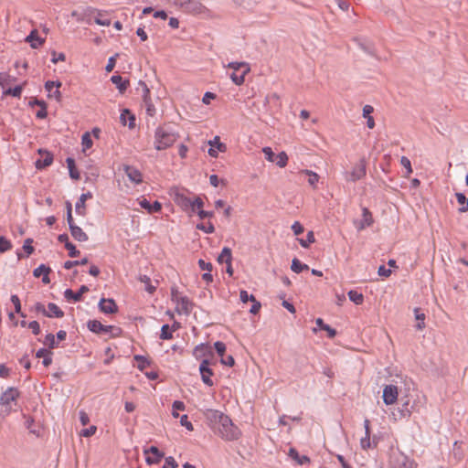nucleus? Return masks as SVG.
Instances as JSON below:
<instances>
[{
    "instance_id": "nucleus-1",
    "label": "nucleus",
    "mask_w": 468,
    "mask_h": 468,
    "mask_svg": "<svg viewBox=\"0 0 468 468\" xmlns=\"http://www.w3.org/2000/svg\"><path fill=\"white\" fill-rule=\"evenodd\" d=\"M180 137L179 133L170 124L158 126L154 131V146L157 151L171 147Z\"/></svg>"
},
{
    "instance_id": "nucleus-2",
    "label": "nucleus",
    "mask_w": 468,
    "mask_h": 468,
    "mask_svg": "<svg viewBox=\"0 0 468 468\" xmlns=\"http://www.w3.org/2000/svg\"><path fill=\"white\" fill-rule=\"evenodd\" d=\"M218 434L226 441H236L241 436L240 430L232 422L231 419L226 415V420L220 421L216 428Z\"/></svg>"
},
{
    "instance_id": "nucleus-3",
    "label": "nucleus",
    "mask_w": 468,
    "mask_h": 468,
    "mask_svg": "<svg viewBox=\"0 0 468 468\" xmlns=\"http://www.w3.org/2000/svg\"><path fill=\"white\" fill-rule=\"evenodd\" d=\"M391 468H417V464L399 450L392 451L389 456Z\"/></svg>"
},
{
    "instance_id": "nucleus-4",
    "label": "nucleus",
    "mask_w": 468,
    "mask_h": 468,
    "mask_svg": "<svg viewBox=\"0 0 468 468\" xmlns=\"http://www.w3.org/2000/svg\"><path fill=\"white\" fill-rule=\"evenodd\" d=\"M212 365H216V361H212L209 358L202 359L199 365V373L201 376V379L208 387H212L214 382L211 377L214 375L213 369L210 367Z\"/></svg>"
},
{
    "instance_id": "nucleus-5",
    "label": "nucleus",
    "mask_w": 468,
    "mask_h": 468,
    "mask_svg": "<svg viewBox=\"0 0 468 468\" xmlns=\"http://www.w3.org/2000/svg\"><path fill=\"white\" fill-rule=\"evenodd\" d=\"M367 174V161L363 157L359 162L353 167L351 172H346L345 178L347 182H356Z\"/></svg>"
},
{
    "instance_id": "nucleus-6",
    "label": "nucleus",
    "mask_w": 468,
    "mask_h": 468,
    "mask_svg": "<svg viewBox=\"0 0 468 468\" xmlns=\"http://www.w3.org/2000/svg\"><path fill=\"white\" fill-rule=\"evenodd\" d=\"M193 356L196 359L202 361L204 358L212 359L215 355L209 343H201L195 346Z\"/></svg>"
},
{
    "instance_id": "nucleus-7",
    "label": "nucleus",
    "mask_w": 468,
    "mask_h": 468,
    "mask_svg": "<svg viewBox=\"0 0 468 468\" xmlns=\"http://www.w3.org/2000/svg\"><path fill=\"white\" fill-rule=\"evenodd\" d=\"M144 453L147 455L145 458V462L149 465L159 463L165 456V453L161 452L156 446L154 445L150 446L147 449H144Z\"/></svg>"
},
{
    "instance_id": "nucleus-8",
    "label": "nucleus",
    "mask_w": 468,
    "mask_h": 468,
    "mask_svg": "<svg viewBox=\"0 0 468 468\" xmlns=\"http://www.w3.org/2000/svg\"><path fill=\"white\" fill-rule=\"evenodd\" d=\"M62 83L59 80H48L45 82V90L48 92V97L49 99L54 98L57 101H61V92L59 88Z\"/></svg>"
},
{
    "instance_id": "nucleus-9",
    "label": "nucleus",
    "mask_w": 468,
    "mask_h": 468,
    "mask_svg": "<svg viewBox=\"0 0 468 468\" xmlns=\"http://www.w3.org/2000/svg\"><path fill=\"white\" fill-rule=\"evenodd\" d=\"M398 387L395 385H386L383 388L382 399L386 405L394 404L398 400Z\"/></svg>"
},
{
    "instance_id": "nucleus-10",
    "label": "nucleus",
    "mask_w": 468,
    "mask_h": 468,
    "mask_svg": "<svg viewBox=\"0 0 468 468\" xmlns=\"http://www.w3.org/2000/svg\"><path fill=\"white\" fill-rule=\"evenodd\" d=\"M19 396L20 391L16 388L10 387L0 396V405L8 407L10 403L16 401Z\"/></svg>"
},
{
    "instance_id": "nucleus-11",
    "label": "nucleus",
    "mask_w": 468,
    "mask_h": 468,
    "mask_svg": "<svg viewBox=\"0 0 468 468\" xmlns=\"http://www.w3.org/2000/svg\"><path fill=\"white\" fill-rule=\"evenodd\" d=\"M98 307L105 314H113L118 312V305L112 298H101Z\"/></svg>"
},
{
    "instance_id": "nucleus-12",
    "label": "nucleus",
    "mask_w": 468,
    "mask_h": 468,
    "mask_svg": "<svg viewBox=\"0 0 468 468\" xmlns=\"http://www.w3.org/2000/svg\"><path fill=\"white\" fill-rule=\"evenodd\" d=\"M38 154L42 158L37 159L35 162V165L37 169H45L53 163V154L46 149H38Z\"/></svg>"
},
{
    "instance_id": "nucleus-13",
    "label": "nucleus",
    "mask_w": 468,
    "mask_h": 468,
    "mask_svg": "<svg viewBox=\"0 0 468 468\" xmlns=\"http://www.w3.org/2000/svg\"><path fill=\"white\" fill-rule=\"evenodd\" d=\"M90 291L87 285H81L78 292H73L71 289H66L64 297L69 302L78 303L82 300V295Z\"/></svg>"
},
{
    "instance_id": "nucleus-14",
    "label": "nucleus",
    "mask_w": 468,
    "mask_h": 468,
    "mask_svg": "<svg viewBox=\"0 0 468 468\" xmlns=\"http://www.w3.org/2000/svg\"><path fill=\"white\" fill-rule=\"evenodd\" d=\"M193 306L194 303L187 296H182L179 297L176 303V312L179 314H185L188 315L191 314Z\"/></svg>"
},
{
    "instance_id": "nucleus-15",
    "label": "nucleus",
    "mask_w": 468,
    "mask_h": 468,
    "mask_svg": "<svg viewBox=\"0 0 468 468\" xmlns=\"http://www.w3.org/2000/svg\"><path fill=\"white\" fill-rule=\"evenodd\" d=\"M205 416L215 430L222 420H226V414L218 410H207Z\"/></svg>"
},
{
    "instance_id": "nucleus-16",
    "label": "nucleus",
    "mask_w": 468,
    "mask_h": 468,
    "mask_svg": "<svg viewBox=\"0 0 468 468\" xmlns=\"http://www.w3.org/2000/svg\"><path fill=\"white\" fill-rule=\"evenodd\" d=\"M374 223V218L371 211L364 207H362V219L358 222L356 226L357 230L365 229L367 227H371Z\"/></svg>"
},
{
    "instance_id": "nucleus-17",
    "label": "nucleus",
    "mask_w": 468,
    "mask_h": 468,
    "mask_svg": "<svg viewBox=\"0 0 468 468\" xmlns=\"http://www.w3.org/2000/svg\"><path fill=\"white\" fill-rule=\"evenodd\" d=\"M92 198V193L88 191L80 195L79 200L75 204V211L80 216L86 215V201Z\"/></svg>"
},
{
    "instance_id": "nucleus-18",
    "label": "nucleus",
    "mask_w": 468,
    "mask_h": 468,
    "mask_svg": "<svg viewBox=\"0 0 468 468\" xmlns=\"http://www.w3.org/2000/svg\"><path fill=\"white\" fill-rule=\"evenodd\" d=\"M25 41L30 44L32 48H38L45 43V38H42L38 35V31L37 29H33L30 31L29 35L27 36Z\"/></svg>"
},
{
    "instance_id": "nucleus-19",
    "label": "nucleus",
    "mask_w": 468,
    "mask_h": 468,
    "mask_svg": "<svg viewBox=\"0 0 468 468\" xmlns=\"http://www.w3.org/2000/svg\"><path fill=\"white\" fill-rule=\"evenodd\" d=\"M139 205L150 214L159 213L162 210V204L157 200L151 203L146 198H143L139 201Z\"/></svg>"
},
{
    "instance_id": "nucleus-20",
    "label": "nucleus",
    "mask_w": 468,
    "mask_h": 468,
    "mask_svg": "<svg viewBox=\"0 0 468 468\" xmlns=\"http://www.w3.org/2000/svg\"><path fill=\"white\" fill-rule=\"evenodd\" d=\"M135 115L129 110L123 109L120 115V122L122 125H126L128 122V127L133 129L135 127Z\"/></svg>"
},
{
    "instance_id": "nucleus-21",
    "label": "nucleus",
    "mask_w": 468,
    "mask_h": 468,
    "mask_svg": "<svg viewBox=\"0 0 468 468\" xmlns=\"http://www.w3.org/2000/svg\"><path fill=\"white\" fill-rule=\"evenodd\" d=\"M111 81L116 86L121 94H123L130 85L129 80L123 79L119 74L112 75L111 77Z\"/></svg>"
},
{
    "instance_id": "nucleus-22",
    "label": "nucleus",
    "mask_w": 468,
    "mask_h": 468,
    "mask_svg": "<svg viewBox=\"0 0 468 468\" xmlns=\"http://www.w3.org/2000/svg\"><path fill=\"white\" fill-rule=\"evenodd\" d=\"M175 203L184 211L191 210L192 200L182 193H176L174 198Z\"/></svg>"
},
{
    "instance_id": "nucleus-23",
    "label": "nucleus",
    "mask_w": 468,
    "mask_h": 468,
    "mask_svg": "<svg viewBox=\"0 0 468 468\" xmlns=\"http://www.w3.org/2000/svg\"><path fill=\"white\" fill-rule=\"evenodd\" d=\"M124 171L132 182L135 184H140L143 182L142 173L137 168L131 165H125Z\"/></svg>"
},
{
    "instance_id": "nucleus-24",
    "label": "nucleus",
    "mask_w": 468,
    "mask_h": 468,
    "mask_svg": "<svg viewBox=\"0 0 468 468\" xmlns=\"http://www.w3.org/2000/svg\"><path fill=\"white\" fill-rule=\"evenodd\" d=\"M401 407L399 408V418H406L411 415L414 408L413 404H410V399L405 397L400 399Z\"/></svg>"
},
{
    "instance_id": "nucleus-25",
    "label": "nucleus",
    "mask_w": 468,
    "mask_h": 468,
    "mask_svg": "<svg viewBox=\"0 0 468 468\" xmlns=\"http://www.w3.org/2000/svg\"><path fill=\"white\" fill-rule=\"evenodd\" d=\"M288 456L300 465L310 463L311 462L310 458L307 455H300L298 451L292 447L289 449Z\"/></svg>"
},
{
    "instance_id": "nucleus-26",
    "label": "nucleus",
    "mask_w": 468,
    "mask_h": 468,
    "mask_svg": "<svg viewBox=\"0 0 468 468\" xmlns=\"http://www.w3.org/2000/svg\"><path fill=\"white\" fill-rule=\"evenodd\" d=\"M33 242H34V240L31 238H27V239H25L24 245L22 247L23 250L25 251V254H23L20 251H17L16 255H17L18 260H21V259L26 258V257L27 258L31 254L34 253L35 248L32 246Z\"/></svg>"
},
{
    "instance_id": "nucleus-27",
    "label": "nucleus",
    "mask_w": 468,
    "mask_h": 468,
    "mask_svg": "<svg viewBox=\"0 0 468 468\" xmlns=\"http://www.w3.org/2000/svg\"><path fill=\"white\" fill-rule=\"evenodd\" d=\"M70 234L73 237V239L77 241L83 242L87 241L89 239L88 235L82 230L81 228L79 226H71V229H69Z\"/></svg>"
},
{
    "instance_id": "nucleus-28",
    "label": "nucleus",
    "mask_w": 468,
    "mask_h": 468,
    "mask_svg": "<svg viewBox=\"0 0 468 468\" xmlns=\"http://www.w3.org/2000/svg\"><path fill=\"white\" fill-rule=\"evenodd\" d=\"M66 163L70 178L73 180H79L80 178V174L77 169L75 159L72 157H68L66 159Z\"/></svg>"
},
{
    "instance_id": "nucleus-29",
    "label": "nucleus",
    "mask_w": 468,
    "mask_h": 468,
    "mask_svg": "<svg viewBox=\"0 0 468 468\" xmlns=\"http://www.w3.org/2000/svg\"><path fill=\"white\" fill-rule=\"evenodd\" d=\"M316 325L319 327L320 330H324L327 332V336L330 339H333L337 332L335 328L331 327L329 324H325L322 318H316L315 320Z\"/></svg>"
},
{
    "instance_id": "nucleus-30",
    "label": "nucleus",
    "mask_w": 468,
    "mask_h": 468,
    "mask_svg": "<svg viewBox=\"0 0 468 468\" xmlns=\"http://www.w3.org/2000/svg\"><path fill=\"white\" fill-rule=\"evenodd\" d=\"M87 327L88 329L97 335H102L103 334V324L99 320H89L87 322Z\"/></svg>"
},
{
    "instance_id": "nucleus-31",
    "label": "nucleus",
    "mask_w": 468,
    "mask_h": 468,
    "mask_svg": "<svg viewBox=\"0 0 468 468\" xmlns=\"http://www.w3.org/2000/svg\"><path fill=\"white\" fill-rule=\"evenodd\" d=\"M48 309L49 315H46V317L62 318L64 316V312L54 303H49Z\"/></svg>"
},
{
    "instance_id": "nucleus-32",
    "label": "nucleus",
    "mask_w": 468,
    "mask_h": 468,
    "mask_svg": "<svg viewBox=\"0 0 468 468\" xmlns=\"http://www.w3.org/2000/svg\"><path fill=\"white\" fill-rule=\"evenodd\" d=\"M356 41L357 42L358 46L361 48V49L363 51H365L366 53H367L370 56H373V57L376 56V48L371 42L362 41L359 39H356Z\"/></svg>"
},
{
    "instance_id": "nucleus-33",
    "label": "nucleus",
    "mask_w": 468,
    "mask_h": 468,
    "mask_svg": "<svg viewBox=\"0 0 468 468\" xmlns=\"http://www.w3.org/2000/svg\"><path fill=\"white\" fill-rule=\"evenodd\" d=\"M291 269L295 273H301L303 271L309 270V266L303 263L299 259L293 258L292 261Z\"/></svg>"
},
{
    "instance_id": "nucleus-34",
    "label": "nucleus",
    "mask_w": 468,
    "mask_h": 468,
    "mask_svg": "<svg viewBox=\"0 0 468 468\" xmlns=\"http://www.w3.org/2000/svg\"><path fill=\"white\" fill-rule=\"evenodd\" d=\"M250 70V68H246V69H243L240 74H238L237 72L233 71L230 74V79L236 85H241L244 83L245 75L248 74Z\"/></svg>"
},
{
    "instance_id": "nucleus-35",
    "label": "nucleus",
    "mask_w": 468,
    "mask_h": 468,
    "mask_svg": "<svg viewBox=\"0 0 468 468\" xmlns=\"http://www.w3.org/2000/svg\"><path fill=\"white\" fill-rule=\"evenodd\" d=\"M227 261H232V251L229 247H224L218 257V262L222 264Z\"/></svg>"
},
{
    "instance_id": "nucleus-36",
    "label": "nucleus",
    "mask_w": 468,
    "mask_h": 468,
    "mask_svg": "<svg viewBox=\"0 0 468 468\" xmlns=\"http://www.w3.org/2000/svg\"><path fill=\"white\" fill-rule=\"evenodd\" d=\"M463 442H460L458 441H454L453 448H452V456L455 459L456 462H460L464 457L463 450L462 449Z\"/></svg>"
},
{
    "instance_id": "nucleus-37",
    "label": "nucleus",
    "mask_w": 468,
    "mask_h": 468,
    "mask_svg": "<svg viewBox=\"0 0 468 468\" xmlns=\"http://www.w3.org/2000/svg\"><path fill=\"white\" fill-rule=\"evenodd\" d=\"M415 319L418 321L415 327L417 330H422L425 327V314L421 312L420 308L414 309Z\"/></svg>"
},
{
    "instance_id": "nucleus-38",
    "label": "nucleus",
    "mask_w": 468,
    "mask_h": 468,
    "mask_svg": "<svg viewBox=\"0 0 468 468\" xmlns=\"http://www.w3.org/2000/svg\"><path fill=\"white\" fill-rule=\"evenodd\" d=\"M347 295L349 300L356 305H360L364 303V295L356 290H350Z\"/></svg>"
},
{
    "instance_id": "nucleus-39",
    "label": "nucleus",
    "mask_w": 468,
    "mask_h": 468,
    "mask_svg": "<svg viewBox=\"0 0 468 468\" xmlns=\"http://www.w3.org/2000/svg\"><path fill=\"white\" fill-rule=\"evenodd\" d=\"M133 359L138 362L137 368L140 371H144L147 367L151 365V360L142 355H135Z\"/></svg>"
},
{
    "instance_id": "nucleus-40",
    "label": "nucleus",
    "mask_w": 468,
    "mask_h": 468,
    "mask_svg": "<svg viewBox=\"0 0 468 468\" xmlns=\"http://www.w3.org/2000/svg\"><path fill=\"white\" fill-rule=\"evenodd\" d=\"M88 263H89L88 258L84 257L83 259H81L80 261H67L64 262L63 267L66 270H70V269H72L75 266L86 265Z\"/></svg>"
},
{
    "instance_id": "nucleus-41",
    "label": "nucleus",
    "mask_w": 468,
    "mask_h": 468,
    "mask_svg": "<svg viewBox=\"0 0 468 468\" xmlns=\"http://www.w3.org/2000/svg\"><path fill=\"white\" fill-rule=\"evenodd\" d=\"M23 90V85H16L14 88H8L4 91L5 95H10L15 98H20Z\"/></svg>"
},
{
    "instance_id": "nucleus-42",
    "label": "nucleus",
    "mask_w": 468,
    "mask_h": 468,
    "mask_svg": "<svg viewBox=\"0 0 468 468\" xmlns=\"http://www.w3.org/2000/svg\"><path fill=\"white\" fill-rule=\"evenodd\" d=\"M44 344L48 346L49 350L58 346V342L55 339V335L51 333L46 335Z\"/></svg>"
},
{
    "instance_id": "nucleus-43",
    "label": "nucleus",
    "mask_w": 468,
    "mask_h": 468,
    "mask_svg": "<svg viewBox=\"0 0 468 468\" xmlns=\"http://www.w3.org/2000/svg\"><path fill=\"white\" fill-rule=\"evenodd\" d=\"M160 338L162 340H170L173 338V332L168 324L162 325Z\"/></svg>"
},
{
    "instance_id": "nucleus-44",
    "label": "nucleus",
    "mask_w": 468,
    "mask_h": 468,
    "mask_svg": "<svg viewBox=\"0 0 468 468\" xmlns=\"http://www.w3.org/2000/svg\"><path fill=\"white\" fill-rule=\"evenodd\" d=\"M81 144L83 146V151L85 152L87 149H90L93 145V142L89 132H85L81 136Z\"/></svg>"
},
{
    "instance_id": "nucleus-45",
    "label": "nucleus",
    "mask_w": 468,
    "mask_h": 468,
    "mask_svg": "<svg viewBox=\"0 0 468 468\" xmlns=\"http://www.w3.org/2000/svg\"><path fill=\"white\" fill-rule=\"evenodd\" d=\"M274 163L281 168L286 166L288 163V155L286 153L281 152L275 155Z\"/></svg>"
},
{
    "instance_id": "nucleus-46",
    "label": "nucleus",
    "mask_w": 468,
    "mask_h": 468,
    "mask_svg": "<svg viewBox=\"0 0 468 468\" xmlns=\"http://www.w3.org/2000/svg\"><path fill=\"white\" fill-rule=\"evenodd\" d=\"M315 241L314 234L313 231H308L306 239H299V243L303 248H309V246Z\"/></svg>"
},
{
    "instance_id": "nucleus-47",
    "label": "nucleus",
    "mask_w": 468,
    "mask_h": 468,
    "mask_svg": "<svg viewBox=\"0 0 468 468\" xmlns=\"http://www.w3.org/2000/svg\"><path fill=\"white\" fill-rule=\"evenodd\" d=\"M10 301L14 304L15 313L20 314L22 317H26V314L21 311V302L16 294L11 295Z\"/></svg>"
},
{
    "instance_id": "nucleus-48",
    "label": "nucleus",
    "mask_w": 468,
    "mask_h": 468,
    "mask_svg": "<svg viewBox=\"0 0 468 468\" xmlns=\"http://www.w3.org/2000/svg\"><path fill=\"white\" fill-rule=\"evenodd\" d=\"M303 173H304L305 175H307L309 176L308 183L314 188H315L316 187V184L318 183V180H319V176L315 172H313V171L307 170V169L303 170Z\"/></svg>"
},
{
    "instance_id": "nucleus-49",
    "label": "nucleus",
    "mask_w": 468,
    "mask_h": 468,
    "mask_svg": "<svg viewBox=\"0 0 468 468\" xmlns=\"http://www.w3.org/2000/svg\"><path fill=\"white\" fill-rule=\"evenodd\" d=\"M139 280L145 284V291L149 293H154L156 290V287L152 285L151 279L147 275H141Z\"/></svg>"
},
{
    "instance_id": "nucleus-50",
    "label": "nucleus",
    "mask_w": 468,
    "mask_h": 468,
    "mask_svg": "<svg viewBox=\"0 0 468 468\" xmlns=\"http://www.w3.org/2000/svg\"><path fill=\"white\" fill-rule=\"evenodd\" d=\"M13 245L5 236H0V253H5L12 249Z\"/></svg>"
},
{
    "instance_id": "nucleus-51",
    "label": "nucleus",
    "mask_w": 468,
    "mask_h": 468,
    "mask_svg": "<svg viewBox=\"0 0 468 468\" xmlns=\"http://www.w3.org/2000/svg\"><path fill=\"white\" fill-rule=\"evenodd\" d=\"M400 165L406 169L405 176L409 177L413 172L410 160L406 156H402L400 158Z\"/></svg>"
},
{
    "instance_id": "nucleus-52",
    "label": "nucleus",
    "mask_w": 468,
    "mask_h": 468,
    "mask_svg": "<svg viewBox=\"0 0 468 468\" xmlns=\"http://www.w3.org/2000/svg\"><path fill=\"white\" fill-rule=\"evenodd\" d=\"M51 269L50 267L45 265V264H40L37 268H36L34 271H33V275L34 277L36 278H39L40 276H43V274L45 272H51Z\"/></svg>"
},
{
    "instance_id": "nucleus-53",
    "label": "nucleus",
    "mask_w": 468,
    "mask_h": 468,
    "mask_svg": "<svg viewBox=\"0 0 468 468\" xmlns=\"http://www.w3.org/2000/svg\"><path fill=\"white\" fill-rule=\"evenodd\" d=\"M208 144H214L215 148H217L221 153H224L227 150L226 144L220 142L219 136H215L213 140L208 142Z\"/></svg>"
},
{
    "instance_id": "nucleus-54",
    "label": "nucleus",
    "mask_w": 468,
    "mask_h": 468,
    "mask_svg": "<svg viewBox=\"0 0 468 468\" xmlns=\"http://www.w3.org/2000/svg\"><path fill=\"white\" fill-rule=\"evenodd\" d=\"M65 249L69 251V256L70 258H76L80 254V251L76 248V246L72 242L67 243Z\"/></svg>"
},
{
    "instance_id": "nucleus-55",
    "label": "nucleus",
    "mask_w": 468,
    "mask_h": 468,
    "mask_svg": "<svg viewBox=\"0 0 468 468\" xmlns=\"http://www.w3.org/2000/svg\"><path fill=\"white\" fill-rule=\"evenodd\" d=\"M94 22L100 26L108 27L111 25V19L106 17L104 15H102L100 12L98 13V16L94 18Z\"/></svg>"
},
{
    "instance_id": "nucleus-56",
    "label": "nucleus",
    "mask_w": 468,
    "mask_h": 468,
    "mask_svg": "<svg viewBox=\"0 0 468 468\" xmlns=\"http://www.w3.org/2000/svg\"><path fill=\"white\" fill-rule=\"evenodd\" d=\"M197 229L203 230L205 233L211 234L215 231V227L211 222H207V224L198 223L197 225Z\"/></svg>"
},
{
    "instance_id": "nucleus-57",
    "label": "nucleus",
    "mask_w": 468,
    "mask_h": 468,
    "mask_svg": "<svg viewBox=\"0 0 468 468\" xmlns=\"http://www.w3.org/2000/svg\"><path fill=\"white\" fill-rule=\"evenodd\" d=\"M214 348H215V351L217 352V354L220 357L225 356L226 349H227L225 343H223L221 341H217L214 343Z\"/></svg>"
},
{
    "instance_id": "nucleus-58",
    "label": "nucleus",
    "mask_w": 468,
    "mask_h": 468,
    "mask_svg": "<svg viewBox=\"0 0 468 468\" xmlns=\"http://www.w3.org/2000/svg\"><path fill=\"white\" fill-rule=\"evenodd\" d=\"M203 207V200L199 197H197L194 200H192L191 212L197 213V211H199V209H202Z\"/></svg>"
},
{
    "instance_id": "nucleus-59",
    "label": "nucleus",
    "mask_w": 468,
    "mask_h": 468,
    "mask_svg": "<svg viewBox=\"0 0 468 468\" xmlns=\"http://www.w3.org/2000/svg\"><path fill=\"white\" fill-rule=\"evenodd\" d=\"M228 67L232 69L235 72L240 69H246V68H250L249 64L246 62H230Z\"/></svg>"
},
{
    "instance_id": "nucleus-60",
    "label": "nucleus",
    "mask_w": 468,
    "mask_h": 468,
    "mask_svg": "<svg viewBox=\"0 0 468 468\" xmlns=\"http://www.w3.org/2000/svg\"><path fill=\"white\" fill-rule=\"evenodd\" d=\"M138 84H139V86L142 87V90H143V95H142L143 101H144L151 100V96H150L151 92H150V90H149L148 86L146 85V83L143 80H140Z\"/></svg>"
},
{
    "instance_id": "nucleus-61",
    "label": "nucleus",
    "mask_w": 468,
    "mask_h": 468,
    "mask_svg": "<svg viewBox=\"0 0 468 468\" xmlns=\"http://www.w3.org/2000/svg\"><path fill=\"white\" fill-rule=\"evenodd\" d=\"M360 446L363 450H367L372 448L370 434H365L363 438L360 440Z\"/></svg>"
},
{
    "instance_id": "nucleus-62",
    "label": "nucleus",
    "mask_w": 468,
    "mask_h": 468,
    "mask_svg": "<svg viewBox=\"0 0 468 468\" xmlns=\"http://www.w3.org/2000/svg\"><path fill=\"white\" fill-rule=\"evenodd\" d=\"M16 79L10 76L8 73L0 72V85L5 87L10 81H14Z\"/></svg>"
},
{
    "instance_id": "nucleus-63",
    "label": "nucleus",
    "mask_w": 468,
    "mask_h": 468,
    "mask_svg": "<svg viewBox=\"0 0 468 468\" xmlns=\"http://www.w3.org/2000/svg\"><path fill=\"white\" fill-rule=\"evenodd\" d=\"M239 298L242 303L253 302L256 298L253 294H249L246 290H240Z\"/></svg>"
},
{
    "instance_id": "nucleus-64",
    "label": "nucleus",
    "mask_w": 468,
    "mask_h": 468,
    "mask_svg": "<svg viewBox=\"0 0 468 468\" xmlns=\"http://www.w3.org/2000/svg\"><path fill=\"white\" fill-rule=\"evenodd\" d=\"M51 62L57 64L58 61H65L66 55L62 52L57 53L55 50L51 52Z\"/></svg>"
}]
</instances>
